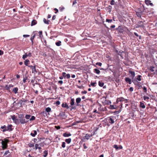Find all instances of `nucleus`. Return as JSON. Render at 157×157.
I'll return each mask as SVG.
<instances>
[{"instance_id": "f257e3e1", "label": "nucleus", "mask_w": 157, "mask_h": 157, "mask_svg": "<svg viewBox=\"0 0 157 157\" xmlns=\"http://www.w3.org/2000/svg\"><path fill=\"white\" fill-rule=\"evenodd\" d=\"M144 7H140L136 11V14L138 17H140L141 19V15L142 14H145L144 10Z\"/></svg>"}, {"instance_id": "f03ea898", "label": "nucleus", "mask_w": 157, "mask_h": 157, "mask_svg": "<svg viewBox=\"0 0 157 157\" xmlns=\"http://www.w3.org/2000/svg\"><path fill=\"white\" fill-rule=\"evenodd\" d=\"M4 141L1 139L0 140L2 141L1 144L2 145V147L3 150L6 149L8 147V143H9V140L5 138L4 139Z\"/></svg>"}, {"instance_id": "7ed1b4c3", "label": "nucleus", "mask_w": 157, "mask_h": 157, "mask_svg": "<svg viewBox=\"0 0 157 157\" xmlns=\"http://www.w3.org/2000/svg\"><path fill=\"white\" fill-rule=\"evenodd\" d=\"M18 117L19 118L20 122L21 124H24L28 121L26 120L25 119L24 115L23 114H19Z\"/></svg>"}, {"instance_id": "20e7f679", "label": "nucleus", "mask_w": 157, "mask_h": 157, "mask_svg": "<svg viewBox=\"0 0 157 157\" xmlns=\"http://www.w3.org/2000/svg\"><path fill=\"white\" fill-rule=\"evenodd\" d=\"M11 117L12 120L13 121V122L17 124H18L20 122L19 120L16 118L15 115H13L11 116Z\"/></svg>"}, {"instance_id": "39448f33", "label": "nucleus", "mask_w": 157, "mask_h": 157, "mask_svg": "<svg viewBox=\"0 0 157 157\" xmlns=\"http://www.w3.org/2000/svg\"><path fill=\"white\" fill-rule=\"evenodd\" d=\"M36 65H34V66L30 65L28 66L29 67L31 68L32 70V73H37V71H36Z\"/></svg>"}, {"instance_id": "423d86ee", "label": "nucleus", "mask_w": 157, "mask_h": 157, "mask_svg": "<svg viewBox=\"0 0 157 157\" xmlns=\"http://www.w3.org/2000/svg\"><path fill=\"white\" fill-rule=\"evenodd\" d=\"M113 117H110L107 118L108 122L111 124H113L115 122L114 120L113 119Z\"/></svg>"}, {"instance_id": "0eeeda50", "label": "nucleus", "mask_w": 157, "mask_h": 157, "mask_svg": "<svg viewBox=\"0 0 157 157\" xmlns=\"http://www.w3.org/2000/svg\"><path fill=\"white\" fill-rule=\"evenodd\" d=\"M31 53L30 52H29L28 54L27 53H25V54L23 56L22 58L24 60H25L27 57H31Z\"/></svg>"}, {"instance_id": "6e6552de", "label": "nucleus", "mask_w": 157, "mask_h": 157, "mask_svg": "<svg viewBox=\"0 0 157 157\" xmlns=\"http://www.w3.org/2000/svg\"><path fill=\"white\" fill-rule=\"evenodd\" d=\"M75 104V100L74 98H71V100L70 104L71 106V109H75L76 108L75 106H72L74 105Z\"/></svg>"}, {"instance_id": "1a4fd4ad", "label": "nucleus", "mask_w": 157, "mask_h": 157, "mask_svg": "<svg viewBox=\"0 0 157 157\" xmlns=\"http://www.w3.org/2000/svg\"><path fill=\"white\" fill-rule=\"evenodd\" d=\"M12 125L11 124L8 125L7 127H6L7 131H11L13 129L12 128Z\"/></svg>"}, {"instance_id": "9d476101", "label": "nucleus", "mask_w": 157, "mask_h": 157, "mask_svg": "<svg viewBox=\"0 0 157 157\" xmlns=\"http://www.w3.org/2000/svg\"><path fill=\"white\" fill-rule=\"evenodd\" d=\"M35 147L36 150L38 149L39 150V152L40 153L41 152V147L40 146H39V145L38 144H36L35 145Z\"/></svg>"}, {"instance_id": "9b49d317", "label": "nucleus", "mask_w": 157, "mask_h": 157, "mask_svg": "<svg viewBox=\"0 0 157 157\" xmlns=\"http://www.w3.org/2000/svg\"><path fill=\"white\" fill-rule=\"evenodd\" d=\"M81 98H78L76 99V106H78L79 105V103L81 102Z\"/></svg>"}, {"instance_id": "f8f14e48", "label": "nucleus", "mask_w": 157, "mask_h": 157, "mask_svg": "<svg viewBox=\"0 0 157 157\" xmlns=\"http://www.w3.org/2000/svg\"><path fill=\"white\" fill-rule=\"evenodd\" d=\"M137 27H143L144 26L143 25V22L142 21H140L138 22Z\"/></svg>"}, {"instance_id": "ddd939ff", "label": "nucleus", "mask_w": 157, "mask_h": 157, "mask_svg": "<svg viewBox=\"0 0 157 157\" xmlns=\"http://www.w3.org/2000/svg\"><path fill=\"white\" fill-rule=\"evenodd\" d=\"M124 101V98L122 97L117 98V102H121Z\"/></svg>"}, {"instance_id": "4468645a", "label": "nucleus", "mask_w": 157, "mask_h": 157, "mask_svg": "<svg viewBox=\"0 0 157 157\" xmlns=\"http://www.w3.org/2000/svg\"><path fill=\"white\" fill-rule=\"evenodd\" d=\"M62 107L63 108H65L67 109H68L69 108V107L68 106L66 103H63L62 104Z\"/></svg>"}, {"instance_id": "2eb2a0df", "label": "nucleus", "mask_w": 157, "mask_h": 157, "mask_svg": "<svg viewBox=\"0 0 157 157\" xmlns=\"http://www.w3.org/2000/svg\"><path fill=\"white\" fill-rule=\"evenodd\" d=\"M125 81L127 83H129V84L131 83V79L128 77H126L125 78Z\"/></svg>"}, {"instance_id": "dca6fc26", "label": "nucleus", "mask_w": 157, "mask_h": 157, "mask_svg": "<svg viewBox=\"0 0 157 157\" xmlns=\"http://www.w3.org/2000/svg\"><path fill=\"white\" fill-rule=\"evenodd\" d=\"M71 135L70 132L67 133V132L63 133V136L65 137H68L71 136Z\"/></svg>"}, {"instance_id": "f3484780", "label": "nucleus", "mask_w": 157, "mask_h": 157, "mask_svg": "<svg viewBox=\"0 0 157 157\" xmlns=\"http://www.w3.org/2000/svg\"><path fill=\"white\" fill-rule=\"evenodd\" d=\"M1 128L3 129V130H2V131L3 132H4L7 131L6 126L5 125H4L3 126H2L1 127Z\"/></svg>"}, {"instance_id": "a211bd4d", "label": "nucleus", "mask_w": 157, "mask_h": 157, "mask_svg": "<svg viewBox=\"0 0 157 157\" xmlns=\"http://www.w3.org/2000/svg\"><path fill=\"white\" fill-rule=\"evenodd\" d=\"M115 30H117L120 32H121L122 31L123 29L121 26H119L118 28L115 29Z\"/></svg>"}, {"instance_id": "6ab92c4d", "label": "nucleus", "mask_w": 157, "mask_h": 157, "mask_svg": "<svg viewBox=\"0 0 157 157\" xmlns=\"http://www.w3.org/2000/svg\"><path fill=\"white\" fill-rule=\"evenodd\" d=\"M129 72L130 74H131V76L132 78H133L135 76V73L133 71L131 70H129Z\"/></svg>"}, {"instance_id": "aec40b11", "label": "nucleus", "mask_w": 157, "mask_h": 157, "mask_svg": "<svg viewBox=\"0 0 157 157\" xmlns=\"http://www.w3.org/2000/svg\"><path fill=\"white\" fill-rule=\"evenodd\" d=\"M94 72L98 74H99L100 73V70L97 69H96V68H95V69H94Z\"/></svg>"}, {"instance_id": "412c9836", "label": "nucleus", "mask_w": 157, "mask_h": 157, "mask_svg": "<svg viewBox=\"0 0 157 157\" xmlns=\"http://www.w3.org/2000/svg\"><path fill=\"white\" fill-rule=\"evenodd\" d=\"M37 22L36 20H33L31 22V26H32L36 25L37 24Z\"/></svg>"}, {"instance_id": "4be33fe9", "label": "nucleus", "mask_w": 157, "mask_h": 157, "mask_svg": "<svg viewBox=\"0 0 157 157\" xmlns=\"http://www.w3.org/2000/svg\"><path fill=\"white\" fill-rule=\"evenodd\" d=\"M33 132L34 133L31 132L30 135L33 137H35L37 134V132L36 130H34Z\"/></svg>"}, {"instance_id": "5701e85b", "label": "nucleus", "mask_w": 157, "mask_h": 157, "mask_svg": "<svg viewBox=\"0 0 157 157\" xmlns=\"http://www.w3.org/2000/svg\"><path fill=\"white\" fill-rule=\"evenodd\" d=\"M18 90V89L17 87H15L13 89V91L14 92V93L16 94L17 93V91Z\"/></svg>"}, {"instance_id": "b1692460", "label": "nucleus", "mask_w": 157, "mask_h": 157, "mask_svg": "<svg viewBox=\"0 0 157 157\" xmlns=\"http://www.w3.org/2000/svg\"><path fill=\"white\" fill-rule=\"evenodd\" d=\"M104 85V83L101 81H100L98 82V85L100 87H103Z\"/></svg>"}, {"instance_id": "393cba45", "label": "nucleus", "mask_w": 157, "mask_h": 157, "mask_svg": "<svg viewBox=\"0 0 157 157\" xmlns=\"http://www.w3.org/2000/svg\"><path fill=\"white\" fill-rule=\"evenodd\" d=\"M43 21L45 24L48 25L49 24V22L50 21L49 20H47L46 19L44 18L43 19Z\"/></svg>"}, {"instance_id": "a878e982", "label": "nucleus", "mask_w": 157, "mask_h": 157, "mask_svg": "<svg viewBox=\"0 0 157 157\" xmlns=\"http://www.w3.org/2000/svg\"><path fill=\"white\" fill-rule=\"evenodd\" d=\"M71 141V138H69L67 139H66L65 140V141L67 143L69 144H70Z\"/></svg>"}, {"instance_id": "bb28decb", "label": "nucleus", "mask_w": 157, "mask_h": 157, "mask_svg": "<svg viewBox=\"0 0 157 157\" xmlns=\"http://www.w3.org/2000/svg\"><path fill=\"white\" fill-rule=\"evenodd\" d=\"M140 106L143 109H144L145 108V105L144 104L141 102H140Z\"/></svg>"}, {"instance_id": "cd10ccee", "label": "nucleus", "mask_w": 157, "mask_h": 157, "mask_svg": "<svg viewBox=\"0 0 157 157\" xmlns=\"http://www.w3.org/2000/svg\"><path fill=\"white\" fill-rule=\"evenodd\" d=\"M29 62V60L28 59H27L25 60V61H24V64L25 65L28 66L29 65H28V64Z\"/></svg>"}, {"instance_id": "c85d7f7f", "label": "nucleus", "mask_w": 157, "mask_h": 157, "mask_svg": "<svg viewBox=\"0 0 157 157\" xmlns=\"http://www.w3.org/2000/svg\"><path fill=\"white\" fill-rule=\"evenodd\" d=\"M44 155H43L44 157H46L48 155V151L45 150L44 152Z\"/></svg>"}, {"instance_id": "c756f323", "label": "nucleus", "mask_w": 157, "mask_h": 157, "mask_svg": "<svg viewBox=\"0 0 157 157\" xmlns=\"http://www.w3.org/2000/svg\"><path fill=\"white\" fill-rule=\"evenodd\" d=\"M35 37V34H34L33 36L31 37L30 38V40L31 41L32 45H33V40H34V39Z\"/></svg>"}, {"instance_id": "7c9ffc66", "label": "nucleus", "mask_w": 157, "mask_h": 157, "mask_svg": "<svg viewBox=\"0 0 157 157\" xmlns=\"http://www.w3.org/2000/svg\"><path fill=\"white\" fill-rule=\"evenodd\" d=\"M56 44L58 46H59L61 45V42L60 41H59L56 43Z\"/></svg>"}, {"instance_id": "2f4dec72", "label": "nucleus", "mask_w": 157, "mask_h": 157, "mask_svg": "<svg viewBox=\"0 0 157 157\" xmlns=\"http://www.w3.org/2000/svg\"><path fill=\"white\" fill-rule=\"evenodd\" d=\"M143 98L144 100L146 101H148L147 100H149L150 98L149 97L146 96H144L143 97Z\"/></svg>"}, {"instance_id": "473e14b6", "label": "nucleus", "mask_w": 157, "mask_h": 157, "mask_svg": "<svg viewBox=\"0 0 157 157\" xmlns=\"http://www.w3.org/2000/svg\"><path fill=\"white\" fill-rule=\"evenodd\" d=\"M141 76L140 75H138L137 76V77L136 78V79L139 81H141Z\"/></svg>"}, {"instance_id": "72a5a7b5", "label": "nucleus", "mask_w": 157, "mask_h": 157, "mask_svg": "<svg viewBox=\"0 0 157 157\" xmlns=\"http://www.w3.org/2000/svg\"><path fill=\"white\" fill-rule=\"evenodd\" d=\"M51 108L50 107H47L46 108L45 110L47 112H50L51 111Z\"/></svg>"}, {"instance_id": "f704fd0d", "label": "nucleus", "mask_w": 157, "mask_h": 157, "mask_svg": "<svg viewBox=\"0 0 157 157\" xmlns=\"http://www.w3.org/2000/svg\"><path fill=\"white\" fill-rule=\"evenodd\" d=\"M90 137V136L89 134H87L86 135L85 137L86 139L88 140Z\"/></svg>"}, {"instance_id": "c9c22d12", "label": "nucleus", "mask_w": 157, "mask_h": 157, "mask_svg": "<svg viewBox=\"0 0 157 157\" xmlns=\"http://www.w3.org/2000/svg\"><path fill=\"white\" fill-rule=\"evenodd\" d=\"M109 108L111 109H116V108L115 107L114 105H110Z\"/></svg>"}, {"instance_id": "e433bc0d", "label": "nucleus", "mask_w": 157, "mask_h": 157, "mask_svg": "<svg viewBox=\"0 0 157 157\" xmlns=\"http://www.w3.org/2000/svg\"><path fill=\"white\" fill-rule=\"evenodd\" d=\"M30 117H31L30 115L26 114L25 115V117L26 119H30Z\"/></svg>"}, {"instance_id": "4c0bfd02", "label": "nucleus", "mask_w": 157, "mask_h": 157, "mask_svg": "<svg viewBox=\"0 0 157 157\" xmlns=\"http://www.w3.org/2000/svg\"><path fill=\"white\" fill-rule=\"evenodd\" d=\"M145 3L147 5H149V3L151 1L149 0H145Z\"/></svg>"}, {"instance_id": "58836bf2", "label": "nucleus", "mask_w": 157, "mask_h": 157, "mask_svg": "<svg viewBox=\"0 0 157 157\" xmlns=\"http://www.w3.org/2000/svg\"><path fill=\"white\" fill-rule=\"evenodd\" d=\"M29 146L30 147H33L34 146V144L33 143H30L29 144Z\"/></svg>"}, {"instance_id": "ea45409f", "label": "nucleus", "mask_w": 157, "mask_h": 157, "mask_svg": "<svg viewBox=\"0 0 157 157\" xmlns=\"http://www.w3.org/2000/svg\"><path fill=\"white\" fill-rule=\"evenodd\" d=\"M112 21V19H106V22H108L109 23H111Z\"/></svg>"}, {"instance_id": "a19ab883", "label": "nucleus", "mask_w": 157, "mask_h": 157, "mask_svg": "<svg viewBox=\"0 0 157 157\" xmlns=\"http://www.w3.org/2000/svg\"><path fill=\"white\" fill-rule=\"evenodd\" d=\"M35 119V117L33 116L31 117V118L30 119V121H33Z\"/></svg>"}, {"instance_id": "79ce46f5", "label": "nucleus", "mask_w": 157, "mask_h": 157, "mask_svg": "<svg viewBox=\"0 0 157 157\" xmlns=\"http://www.w3.org/2000/svg\"><path fill=\"white\" fill-rule=\"evenodd\" d=\"M66 143L65 142H63L62 143V147L63 148H64L65 147Z\"/></svg>"}, {"instance_id": "37998d69", "label": "nucleus", "mask_w": 157, "mask_h": 157, "mask_svg": "<svg viewBox=\"0 0 157 157\" xmlns=\"http://www.w3.org/2000/svg\"><path fill=\"white\" fill-rule=\"evenodd\" d=\"M115 1L114 0H111L110 1V4L111 5H113L114 4Z\"/></svg>"}, {"instance_id": "c03bdc74", "label": "nucleus", "mask_w": 157, "mask_h": 157, "mask_svg": "<svg viewBox=\"0 0 157 157\" xmlns=\"http://www.w3.org/2000/svg\"><path fill=\"white\" fill-rule=\"evenodd\" d=\"M10 153V152L9 150H7L6 151L5 153L4 154V156L6 155H7L8 153Z\"/></svg>"}, {"instance_id": "a18cd8bd", "label": "nucleus", "mask_w": 157, "mask_h": 157, "mask_svg": "<svg viewBox=\"0 0 157 157\" xmlns=\"http://www.w3.org/2000/svg\"><path fill=\"white\" fill-rule=\"evenodd\" d=\"M66 77L67 79H69L70 78V75L69 74H67L66 75Z\"/></svg>"}, {"instance_id": "49530a36", "label": "nucleus", "mask_w": 157, "mask_h": 157, "mask_svg": "<svg viewBox=\"0 0 157 157\" xmlns=\"http://www.w3.org/2000/svg\"><path fill=\"white\" fill-rule=\"evenodd\" d=\"M27 77H24L23 79V82L24 83H25L26 82V80L27 79Z\"/></svg>"}, {"instance_id": "de8ad7c7", "label": "nucleus", "mask_w": 157, "mask_h": 157, "mask_svg": "<svg viewBox=\"0 0 157 157\" xmlns=\"http://www.w3.org/2000/svg\"><path fill=\"white\" fill-rule=\"evenodd\" d=\"M96 64L100 66H101L102 64V63L101 62H97L96 63Z\"/></svg>"}, {"instance_id": "09e8293b", "label": "nucleus", "mask_w": 157, "mask_h": 157, "mask_svg": "<svg viewBox=\"0 0 157 157\" xmlns=\"http://www.w3.org/2000/svg\"><path fill=\"white\" fill-rule=\"evenodd\" d=\"M62 74L63 77L64 78H65L66 77V73L65 72H63Z\"/></svg>"}, {"instance_id": "8fccbe9b", "label": "nucleus", "mask_w": 157, "mask_h": 157, "mask_svg": "<svg viewBox=\"0 0 157 157\" xmlns=\"http://www.w3.org/2000/svg\"><path fill=\"white\" fill-rule=\"evenodd\" d=\"M114 148H115L116 150L118 149V147L117 145H115L113 146Z\"/></svg>"}, {"instance_id": "3c124183", "label": "nucleus", "mask_w": 157, "mask_h": 157, "mask_svg": "<svg viewBox=\"0 0 157 157\" xmlns=\"http://www.w3.org/2000/svg\"><path fill=\"white\" fill-rule=\"evenodd\" d=\"M143 89L144 92L145 93L147 91V88L145 86H144Z\"/></svg>"}, {"instance_id": "603ef678", "label": "nucleus", "mask_w": 157, "mask_h": 157, "mask_svg": "<svg viewBox=\"0 0 157 157\" xmlns=\"http://www.w3.org/2000/svg\"><path fill=\"white\" fill-rule=\"evenodd\" d=\"M106 102L107 104L108 105L110 104L111 103V101L109 100H107L106 101Z\"/></svg>"}, {"instance_id": "864d4df0", "label": "nucleus", "mask_w": 157, "mask_h": 157, "mask_svg": "<svg viewBox=\"0 0 157 157\" xmlns=\"http://www.w3.org/2000/svg\"><path fill=\"white\" fill-rule=\"evenodd\" d=\"M64 9V8L63 7H60L59 9L60 11H62Z\"/></svg>"}, {"instance_id": "5fc2aeb1", "label": "nucleus", "mask_w": 157, "mask_h": 157, "mask_svg": "<svg viewBox=\"0 0 157 157\" xmlns=\"http://www.w3.org/2000/svg\"><path fill=\"white\" fill-rule=\"evenodd\" d=\"M60 104V102L59 101H57L56 102V105H58Z\"/></svg>"}, {"instance_id": "6e6d98bb", "label": "nucleus", "mask_w": 157, "mask_h": 157, "mask_svg": "<svg viewBox=\"0 0 157 157\" xmlns=\"http://www.w3.org/2000/svg\"><path fill=\"white\" fill-rule=\"evenodd\" d=\"M77 3L76 0H75L73 1L72 5L75 4Z\"/></svg>"}, {"instance_id": "4d7b16f0", "label": "nucleus", "mask_w": 157, "mask_h": 157, "mask_svg": "<svg viewBox=\"0 0 157 157\" xmlns=\"http://www.w3.org/2000/svg\"><path fill=\"white\" fill-rule=\"evenodd\" d=\"M96 84V82H91V85L92 86H95V84Z\"/></svg>"}, {"instance_id": "13d9d810", "label": "nucleus", "mask_w": 157, "mask_h": 157, "mask_svg": "<svg viewBox=\"0 0 157 157\" xmlns=\"http://www.w3.org/2000/svg\"><path fill=\"white\" fill-rule=\"evenodd\" d=\"M87 93V92L86 90H84V91H82L81 92V93L82 94H86Z\"/></svg>"}, {"instance_id": "bf43d9fd", "label": "nucleus", "mask_w": 157, "mask_h": 157, "mask_svg": "<svg viewBox=\"0 0 157 157\" xmlns=\"http://www.w3.org/2000/svg\"><path fill=\"white\" fill-rule=\"evenodd\" d=\"M29 35H23V36L24 37H29Z\"/></svg>"}, {"instance_id": "052dcab7", "label": "nucleus", "mask_w": 157, "mask_h": 157, "mask_svg": "<svg viewBox=\"0 0 157 157\" xmlns=\"http://www.w3.org/2000/svg\"><path fill=\"white\" fill-rule=\"evenodd\" d=\"M83 146L84 149H86L87 148V147L86 146L85 143L83 144Z\"/></svg>"}, {"instance_id": "680f3d73", "label": "nucleus", "mask_w": 157, "mask_h": 157, "mask_svg": "<svg viewBox=\"0 0 157 157\" xmlns=\"http://www.w3.org/2000/svg\"><path fill=\"white\" fill-rule=\"evenodd\" d=\"M144 9H145V10H144V13H145V14L146 13H147L148 11H147V8H144Z\"/></svg>"}, {"instance_id": "e2e57ef3", "label": "nucleus", "mask_w": 157, "mask_h": 157, "mask_svg": "<svg viewBox=\"0 0 157 157\" xmlns=\"http://www.w3.org/2000/svg\"><path fill=\"white\" fill-rule=\"evenodd\" d=\"M3 52L2 51L0 50V55H2L3 54Z\"/></svg>"}, {"instance_id": "0e129e2a", "label": "nucleus", "mask_w": 157, "mask_h": 157, "mask_svg": "<svg viewBox=\"0 0 157 157\" xmlns=\"http://www.w3.org/2000/svg\"><path fill=\"white\" fill-rule=\"evenodd\" d=\"M133 88L132 87H130L129 88V90L131 91V92H132L133 91Z\"/></svg>"}, {"instance_id": "69168bd1", "label": "nucleus", "mask_w": 157, "mask_h": 157, "mask_svg": "<svg viewBox=\"0 0 157 157\" xmlns=\"http://www.w3.org/2000/svg\"><path fill=\"white\" fill-rule=\"evenodd\" d=\"M54 10L56 11L55 13H56L58 12V10L56 8H55Z\"/></svg>"}, {"instance_id": "338daca9", "label": "nucleus", "mask_w": 157, "mask_h": 157, "mask_svg": "<svg viewBox=\"0 0 157 157\" xmlns=\"http://www.w3.org/2000/svg\"><path fill=\"white\" fill-rule=\"evenodd\" d=\"M59 83L62 84L63 83V81L62 80H59L58 82Z\"/></svg>"}, {"instance_id": "774afa93", "label": "nucleus", "mask_w": 157, "mask_h": 157, "mask_svg": "<svg viewBox=\"0 0 157 157\" xmlns=\"http://www.w3.org/2000/svg\"><path fill=\"white\" fill-rule=\"evenodd\" d=\"M56 16L55 15H54L53 16V17H52V20H54L56 19Z\"/></svg>"}]
</instances>
